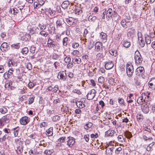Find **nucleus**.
I'll use <instances>...</instances> for the list:
<instances>
[{
    "instance_id": "8",
    "label": "nucleus",
    "mask_w": 155,
    "mask_h": 155,
    "mask_svg": "<svg viewBox=\"0 0 155 155\" xmlns=\"http://www.w3.org/2000/svg\"><path fill=\"white\" fill-rule=\"evenodd\" d=\"M30 121V119L27 116H24L20 120V124L22 125H25L28 124Z\"/></svg>"
},
{
    "instance_id": "42",
    "label": "nucleus",
    "mask_w": 155,
    "mask_h": 155,
    "mask_svg": "<svg viewBox=\"0 0 155 155\" xmlns=\"http://www.w3.org/2000/svg\"><path fill=\"white\" fill-rule=\"evenodd\" d=\"M96 17L93 14L91 15L88 17V20L89 21H94L96 19Z\"/></svg>"
},
{
    "instance_id": "2",
    "label": "nucleus",
    "mask_w": 155,
    "mask_h": 155,
    "mask_svg": "<svg viewBox=\"0 0 155 155\" xmlns=\"http://www.w3.org/2000/svg\"><path fill=\"white\" fill-rule=\"evenodd\" d=\"M134 60L136 65H138L141 64L143 58L140 53L138 51H136L135 52Z\"/></svg>"
},
{
    "instance_id": "4",
    "label": "nucleus",
    "mask_w": 155,
    "mask_h": 155,
    "mask_svg": "<svg viewBox=\"0 0 155 155\" xmlns=\"http://www.w3.org/2000/svg\"><path fill=\"white\" fill-rule=\"evenodd\" d=\"M127 73L129 77H131L133 75L134 68L133 65L131 63L127 64Z\"/></svg>"
},
{
    "instance_id": "16",
    "label": "nucleus",
    "mask_w": 155,
    "mask_h": 155,
    "mask_svg": "<svg viewBox=\"0 0 155 155\" xmlns=\"http://www.w3.org/2000/svg\"><path fill=\"white\" fill-rule=\"evenodd\" d=\"M116 131L114 130L109 129L105 132V137H113L116 134Z\"/></svg>"
},
{
    "instance_id": "31",
    "label": "nucleus",
    "mask_w": 155,
    "mask_h": 155,
    "mask_svg": "<svg viewBox=\"0 0 155 155\" xmlns=\"http://www.w3.org/2000/svg\"><path fill=\"white\" fill-rule=\"evenodd\" d=\"M14 142L17 146H18L22 145L23 141L21 138H19L15 139Z\"/></svg>"
},
{
    "instance_id": "43",
    "label": "nucleus",
    "mask_w": 155,
    "mask_h": 155,
    "mask_svg": "<svg viewBox=\"0 0 155 155\" xmlns=\"http://www.w3.org/2000/svg\"><path fill=\"white\" fill-rule=\"evenodd\" d=\"M12 130H13L14 131L13 133L15 137H17L18 136V132L19 130V128L18 127H17L13 128L12 129Z\"/></svg>"
},
{
    "instance_id": "57",
    "label": "nucleus",
    "mask_w": 155,
    "mask_h": 155,
    "mask_svg": "<svg viewBox=\"0 0 155 155\" xmlns=\"http://www.w3.org/2000/svg\"><path fill=\"white\" fill-rule=\"evenodd\" d=\"M38 26L41 31H44V30H45L47 28L46 25L44 24L41 25L40 24H39Z\"/></svg>"
},
{
    "instance_id": "32",
    "label": "nucleus",
    "mask_w": 155,
    "mask_h": 155,
    "mask_svg": "<svg viewBox=\"0 0 155 155\" xmlns=\"http://www.w3.org/2000/svg\"><path fill=\"white\" fill-rule=\"evenodd\" d=\"M74 11H75V14L77 15H79L82 12L81 8L80 6L75 7Z\"/></svg>"
},
{
    "instance_id": "20",
    "label": "nucleus",
    "mask_w": 155,
    "mask_h": 155,
    "mask_svg": "<svg viewBox=\"0 0 155 155\" xmlns=\"http://www.w3.org/2000/svg\"><path fill=\"white\" fill-rule=\"evenodd\" d=\"M23 74L20 72L19 69L18 70H17L16 77L20 81H22L23 80Z\"/></svg>"
},
{
    "instance_id": "10",
    "label": "nucleus",
    "mask_w": 155,
    "mask_h": 155,
    "mask_svg": "<svg viewBox=\"0 0 155 155\" xmlns=\"http://www.w3.org/2000/svg\"><path fill=\"white\" fill-rule=\"evenodd\" d=\"M104 64L105 68L107 70L111 69L114 66V64L112 61H107L104 63Z\"/></svg>"
},
{
    "instance_id": "40",
    "label": "nucleus",
    "mask_w": 155,
    "mask_h": 155,
    "mask_svg": "<svg viewBox=\"0 0 155 155\" xmlns=\"http://www.w3.org/2000/svg\"><path fill=\"white\" fill-rule=\"evenodd\" d=\"M77 106L80 108H83L85 107V105L83 102L81 101H77L76 102Z\"/></svg>"
},
{
    "instance_id": "39",
    "label": "nucleus",
    "mask_w": 155,
    "mask_h": 155,
    "mask_svg": "<svg viewBox=\"0 0 155 155\" xmlns=\"http://www.w3.org/2000/svg\"><path fill=\"white\" fill-rule=\"evenodd\" d=\"M132 25V22L130 21L129 19H127L125 23V26L124 28H126L128 27L131 26Z\"/></svg>"
},
{
    "instance_id": "24",
    "label": "nucleus",
    "mask_w": 155,
    "mask_h": 155,
    "mask_svg": "<svg viewBox=\"0 0 155 155\" xmlns=\"http://www.w3.org/2000/svg\"><path fill=\"white\" fill-rule=\"evenodd\" d=\"M121 44L123 47L126 48H128L131 45L130 42L127 40H123Z\"/></svg>"
},
{
    "instance_id": "52",
    "label": "nucleus",
    "mask_w": 155,
    "mask_h": 155,
    "mask_svg": "<svg viewBox=\"0 0 155 155\" xmlns=\"http://www.w3.org/2000/svg\"><path fill=\"white\" fill-rule=\"evenodd\" d=\"M68 38L67 37H65L63 38L62 41L63 45L64 46L67 47L68 42Z\"/></svg>"
},
{
    "instance_id": "12",
    "label": "nucleus",
    "mask_w": 155,
    "mask_h": 155,
    "mask_svg": "<svg viewBox=\"0 0 155 155\" xmlns=\"http://www.w3.org/2000/svg\"><path fill=\"white\" fill-rule=\"evenodd\" d=\"M105 148L106 149V153L107 155H112L113 149L114 148V147L111 146L110 147H108V145H106L105 146Z\"/></svg>"
},
{
    "instance_id": "5",
    "label": "nucleus",
    "mask_w": 155,
    "mask_h": 155,
    "mask_svg": "<svg viewBox=\"0 0 155 155\" xmlns=\"http://www.w3.org/2000/svg\"><path fill=\"white\" fill-rule=\"evenodd\" d=\"M145 72L144 68L142 66H140L136 69L135 71L136 75L138 76H142Z\"/></svg>"
},
{
    "instance_id": "48",
    "label": "nucleus",
    "mask_w": 155,
    "mask_h": 155,
    "mask_svg": "<svg viewBox=\"0 0 155 155\" xmlns=\"http://www.w3.org/2000/svg\"><path fill=\"white\" fill-rule=\"evenodd\" d=\"M118 102L120 106H125V102L124 100L122 98H119L118 99Z\"/></svg>"
},
{
    "instance_id": "47",
    "label": "nucleus",
    "mask_w": 155,
    "mask_h": 155,
    "mask_svg": "<svg viewBox=\"0 0 155 155\" xmlns=\"http://www.w3.org/2000/svg\"><path fill=\"white\" fill-rule=\"evenodd\" d=\"M39 34L45 38L47 37L49 35L48 32L45 31H41L39 32Z\"/></svg>"
},
{
    "instance_id": "35",
    "label": "nucleus",
    "mask_w": 155,
    "mask_h": 155,
    "mask_svg": "<svg viewBox=\"0 0 155 155\" xmlns=\"http://www.w3.org/2000/svg\"><path fill=\"white\" fill-rule=\"evenodd\" d=\"M138 36L140 45L141 47H143L145 45V43L142 37L140 36L139 37L138 35Z\"/></svg>"
},
{
    "instance_id": "34",
    "label": "nucleus",
    "mask_w": 155,
    "mask_h": 155,
    "mask_svg": "<svg viewBox=\"0 0 155 155\" xmlns=\"http://www.w3.org/2000/svg\"><path fill=\"white\" fill-rule=\"evenodd\" d=\"M13 83V82L11 80L9 81L6 84L5 87L8 88V90L12 89Z\"/></svg>"
},
{
    "instance_id": "46",
    "label": "nucleus",
    "mask_w": 155,
    "mask_h": 155,
    "mask_svg": "<svg viewBox=\"0 0 155 155\" xmlns=\"http://www.w3.org/2000/svg\"><path fill=\"white\" fill-rule=\"evenodd\" d=\"M35 97L34 95H32L28 99V104L29 105L31 104H32L34 101Z\"/></svg>"
},
{
    "instance_id": "21",
    "label": "nucleus",
    "mask_w": 155,
    "mask_h": 155,
    "mask_svg": "<svg viewBox=\"0 0 155 155\" xmlns=\"http://www.w3.org/2000/svg\"><path fill=\"white\" fill-rule=\"evenodd\" d=\"M141 109L143 112L145 114L148 113L149 110V107L146 104H144L142 106Z\"/></svg>"
},
{
    "instance_id": "44",
    "label": "nucleus",
    "mask_w": 155,
    "mask_h": 155,
    "mask_svg": "<svg viewBox=\"0 0 155 155\" xmlns=\"http://www.w3.org/2000/svg\"><path fill=\"white\" fill-rule=\"evenodd\" d=\"M82 58L84 63V65H85L87 64V62L89 59V57L87 55H84L82 56Z\"/></svg>"
},
{
    "instance_id": "23",
    "label": "nucleus",
    "mask_w": 155,
    "mask_h": 155,
    "mask_svg": "<svg viewBox=\"0 0 155 155\" xmlns=\"http://www.w3.org/2000/svg\"><path fill=\"white\" fill-rule=\"evenodd\" d=\"M113 15V11L111 8H109L107 10L106 12V18L108 20L112 18Z\"/></svg>"
},
{
    "instance_id": "49",
    "label": "nucleus",
    "mask_w": 155,
    "mask_h": 155,
    "mask_svg": "<svg viewBox=\"0 0 155 155\" xmlns=\"http://www.w3.org/2000/svg\"><path fill=\"white\" fill-rule=\"evenodd\" d=\"M143 139L146 141H148L150 142L153 141V138L151 137H147L146 135H144L143 137Z\"/></svg>"
},
{
    "instance_id": "45",
    "label": "nucleus",
    "mask_w": 155,
    "mask_h": 155,
    "mask_svg": "<svg viewBox=\"0 0 155 155\" xmlns=\"http://www.w3.org/2000/svg\"><path fill=\"white\" fill-rule=\"evenodd\" d=\"M122 150V148L121 147H119L116 148L115 150V154L117 155H121Z\"/></svg>"
},
{
    "instance_id": "58",
    "label": "nucleus",
    "mask_w": 155,
    "mask_h": 155,
    "mask_svg": "<svg viewBox=\"0 0 155 155\" xmlns=\"http://www.w3.org/2000/svg\"><path fill=\"white\" fill-rule=\"evenodd\" d=\"M28 49L27 47L24 48L21 50V53L23 54H26L28 53Z\"/></svg>"
},
{
    "instance_id": "41",
    "label": "nucleus",
    "mask_w": 155,
    "mask_h": 155,
    "mask_svg": "<svg viewBox=\"0 0 155 155\" xmlns=\"http://www.w3.org/2000/svg\"><path fill=\"white\" fill-rule=\"evenodd\" d=\"M11 47L13 49H18L20 48V43H18L16 44H12L11 45Z\"/></svg>"
},
{
    "instance_id": "53",
    "label": "nucleus",
    "mask_w": 155,
    "mask_h": 155,
    "mask_svg": "<svg viewBox=\"0 0 155 155\" xmlns=\"http://www.w3.org/2000/svg\"><path fill=\"white\" fill-rule=\"evenodd\" d=\"M93 124L91 122H88L85 125L84 128L86 130H88L89 128H91Z\"/></svg>"
},
{
    "instance_id": "7",
    "label": "nucleus",
    "mask_w": 155,
    "mask_h": 155,
    "mask_svg": "<svg viewBox=\"0 0 155 155\" xmlns=\"http://www.w3.org/2000/svg\"><path fill=\"white\" fill-rule=\"evenodd\" d=\"M25 6V5L22 6L21 7H18L17 8H13V14L15 15H16L17 14L22 15V10L23 9Z\"/></svg>"
},
{
    "instance_id": "55",
    "label": "nucleus",
    "mask_w": 155,
    "mask_h": 155,
    "mask_svg": "<svg viewBox=\"0 0 155 155\" xmlns=\"http://www.w3.org/2000/svg\"><path fill=\"white\" fill-rule=\"evenodd\" d=\"M53 152V150H46L44 151V153L46 155H51Z\"/></svg>"
},
{
    "instance_id": "38",
    "label": "nucleus",
    "mask_w": 155,
    "mask_h": 155,
    "mask_svg": "<svg viewBox=\"0 0 155 155\" xmlns=\"http://www.w3.org/2000/svg\"><path fill=\"white\" fill-rule=\"evenodd\" d=\"M46 12L48 13V14L51 17L54 16L55 13V11L51 9V8L47 9L46 10Z\"/></svg>"
},
{
    "instance_id": "27",
    "label": "nucleus",
    "mask_w": 155,
    "mask_h": 155,
    "mask_svg": "<svg viewBox=\"0 0 155 155\" xmlns=\"http://www.w3.org/2000/svg\"><path fill=\"white\" fill-rule=\"evenodd\" d=\"M72 61L75 64H79L81 62V60L80 58L77 57L72 58Z\"/></svg>"
},
{
    "instance_id": "30",
    "label": "nucleus",
    "mask_w": 155,
    "mask_h": 155,
    "mask_svg": "<svg viewBox=\"0 0 155 155\" xmlns=\"http://www.w3.org/2000/svg\"><path fill=\"white\" fill-rule=\"evenodd\" d=\"M134 82L135 85L136 87L140 85L141 84L140 81L138 76H136L134 78Z\"/></svg>"
},
{
    "instance_id": "13",
    "label": "nucleus",
    "mask_w": 155,
    "mask_h": 155,
    "mask_svg": "<svg viewBox=\"0 0 155 155\" xmlns=\"http://www.w3.org/2000/svg\"><path fill=\"white\" fill-rule=\"evenodd\" d=\"M135 29L133 27L129 28L128 29L127 36L128 37H132L135 34Z\"/></svg>"
},
{
    "instance_id": "63",
    "label": "nucleus",
    "mask_w": 155,
    "mask_h": 155,
    "mask_svg": "<svg viewBox=\"0 0 155 155\" xmlns=\"http://www.w3.org/2000/svg\"><path fill=\"white\" fill-rule=\"evenodd\" d=\"M105 81V79L102 76H101L98 78V82L99 83L101 84L104 83Z\"/></svg>"
},
{
    "instance_id": "1",
    "label": "nucleus",
    "mask_w": 155,
    "mask_h": 155,
    "mask_svg": "<svg viewBox=\"0 0 155 155\" xmlns=\"http://www.w3.org/2000/svg\"><path fill=\"white\" fill-rule=\"evenodd\" d=\"M10 115L7 114L0 118V128H2L6 124L9 122Z\"/></svg>"
},
{
    "instance_id": "59",
    "label": "nucleus",
    "mask_w": 155,
    "mask_h": 155,
    "mask_svg": "<svg viewBox=\"0 0 155 155\" xmlns=\"http://www.w3.org/2000/svg\"><path fill=\"white\" fill-rule=\"evenodd\" d=\"M60 117L58 115H55L52 118V119L54 122H56L59 120H60Z\"/></svg>"
},
{
    "instance_id": "19",
    "label": "nucleus",
    "mask_w": 155,
    "mask_h": 155,
    "mask_svg": "<svg viewBox=\"0 0 155 155\" xmlns=\"http://www.w3.org/2000/svg\"><path fill=\"white\" fill-rule=\"evenodd\" d=\"M76 21V19L73 18L72 17H69L67 19V23L70 25H74Z\"/></svg>"
},
{
    "instance_id": "25",
    "label": "nucleus",
    "mask_w": 155,
    "mask_h": 155,
    "mask_svg": "<svg viewBox=\"0 0 155 155\" xmlns=\"http://www.w3.org/2000/svg\"><path fill=\"white\" fill-rule=\"evenodd\" d=\"M53 42L54 41L50 38H48L47 41V45L49 48H54V47L55 45L53 43Z\"/></svg>"
},
{
    "instance_id": "61",
    "label": "nucleus",
    "mask_w": 155,
    "mask_h": 155,
    "mask_svg": "<svg viewBox=\"0 0 155 155\" xmlns=\"http://www.w3.org/2000/svg\"><path fill=\"white\" fill-rule=\"evenodd\" d=\"M79 46V44L76 42H74L72 43V46L74 49H76L78 48Z\"/></svg>"
},
{
    "instance_id": "6",
    "label": "nucleus",
    "mask_w": 155,
    "mask_h": 155,
    "mask_svg": "<svg viewBox=\"0 0 155 155\" xmlns=\"http://www.w3.org/2000/svg\"><path fill=\"white\" fill-rule=\"evenodd\" d=\"M96 93L95 90L93 89L91 90L86 95L87 99L88 100L93 99L95 97Z\"/></svg>"
},
{
    "instance_id": "26",
    "label": "nucleus",
    "mask_w": 155,
    "mask_h": 155,
    "mask_svg": "<svg viewBox=\"0 0 155 155\" xmlns=\"http://www.w3.org/2000/svg\"><path fill=\"white\" fill-rule=\"evenodd\" d=\"M152 143L150 144L147 147L146 149L147 151L150 152L154 148V145L155 144V142L151 141Z\"/></svg>"
},
{
    "instance_id": "28",
    "label": "nucleus",
    "mask_w": 155,
    "mask_h": 155,
    "mask_svg": "<svg viewBox=\"0 0 155 155\" xmlns=\"http://www.w3.org/2000/svg\"><path fill=\"white\" fill-rule=\"evenodd\" d=\"M53 127H51L46 130V135L48 137L51 136L53 135Z\"/></svg>"
},
{
    "instance_id": "18",
    "label": "nucleus",
    "mask_w": 155,
    "mask_h": 155,
    "mask_svg": "<svg viewBox=\"0 0 155 155\" xmlns=\"http://www.w3.org/2000/svg\"><path fill=\"white\" fill-rule=\"evenodd\" d=\"M58 75L60 77L59 79L63 81H65L67 78L66 73L63 71H60L58 73Z\"/></svg>"
},
{
    "instance_id": "33",
    "label": "nucleus",
    "mask_w": 155,
    "mask_h": 155,
    "mask_svg": "<svg viewBox=\"0 0 155 155\" xmlns=\"http://www.w3.org/2000/svg\"><path fill=\"white\" fill-rule=\"evenodd\" d=\"M8 110L5 107L0 105V112L2 114H5L8 112Z\"/></svg>"
},
{
    "instance_id": "56",
    "label": "nucleus",
    "mask_w": 155,
    "mask_h": 155,
    "mask_svg": "<svg viewBox=\"0 0 155 155\" xmlns=\"http://www.w3.org/2000/svg\"><path fill=\"white\" fill-rule=\"evenodd\" d=\"M48 126V123L45 122H42L39 125V127L40 128H42L43 127H47Z\"/></svg>"
},
{
    "instance_id": "37",
    "label": "nucleus",
    "mask_w": 155,
    "mask_h": 155,
    "mask_svg": "<svg viewBox=\"0 0 155 155\" xmlns=\"http://www.w3.org/2000/svg\"><path fill=\"white\" fill-rule=\"evenodd\" d=\"M69 5V2L68 1H64L61 5V7L65 9L67 8Z\"/></svg>"
},
{
    "instance_id": "15",
    "label": "nucleus",
    "mask_w": 155,
    "mask_h": 155,
    "mask_svg": "<svg viewBox=\"0 0 155 155\" xmlns=\"http://www.w3.org/2000/svg\"><path fill=\"white\" fill-rule=\"evenodd\" d=\"M0 49L2 52H6L9 49L8 43L7 42L3 43L0 46Z\"/></svg>"
},
{
    "instance_id": "22",
    "label": "nucleus",
    "mask_w": 155,
    "mask_h": 155,
    "mask_svg": "<svg viewBox=\"0 0 155 155\" xmlns=\"http://www.w3.org/2000/svg\"><path fill=\"white\" fill-rule=\"evenodd\" d=\"M102 87L104 91H110L111 89V86L109 84L107 83H104L103 84Z\"/></svg>"
},
{
    "instance_id": "17",
    "label": "nucleus",
    "mask_w": 155,
    "mask_h": 155,
    "mask_svg": "<svg viewBox=\"0 0 155 155\" xmlns=\"http://www.w3.org/2000/svg\"><path fill=\"white\" fill-rule=\"evenodd\" d=\"M150 88L153 90L155 89V78H152L148 83Z\"/></svg>"
},
{
    "instance_id": "9",
    "label": "nucleus",
    "mask_w": 155,
    "mask_h": 155,
    "mask_svg": "<svg viewBox=\"0 0 155 155\" xmlns=\"http://www.w3.org/2000/svg\"><path fill=\"white\" fill-rule=\"evenodd\" d=\"M146 96L145 93H142V94L137 99V102L138 104L140 105H143L144 104L145 102V100L143 98V97Z\"/></svg>"
},
{
    "instance_id": "62",
    "label": "nucleus",
    "mask_w": 155,
    "mask_h": 155,
    "mask_svg": "<svg viewBox=\"0 0 155 155\" xmlns=\"http://www.w3.org/2000/svg\"><path fill=\"white\" fill-rule=\"evenodd\" d=\"M94 46V44L91 41H90L88 45L87 48L91 50L92 48Z\"/></svg>"
},
{
    "instance_id": "3",
    "label": "nucleus",
    "mask_w": 155,
    "mask_h": 155,
    "mask_svg": "<svg viewBox=\"0 0 155 155\" xmlns=\"http://www.w3.org/2000/svg\"><path fill=\"white\" fill-rule=\"evenodd\" d=\"M27 29L28 31L29 32V33L30 34L33 35L35 33H38L39 28L38 27L29 24L27 26Z\"/></svg>"
},
{
    "instance_id": "50",
    "label": "nucleus",
    "mask_w": 155,
    "mask_h": 155,
    "mask_svg": "<svg viewBox=\"0 0 155 155\" xmlns=\"http://www.w3.org/2000/svg\"><path fill=\"white\" fill-rule=\"evenodd\" d=\"M150 37L148 35H146L145 36V41L146 44H149L151 43Z\"/></svg>"
},
{
    "instance_id": "54",
    "label": "nucleus",
    "mask_w": 155,
    "mask_h": 155,
    "mask_svg": "<svg viewBox=\"0 0 155 155\" xmlns=\"http://www.w3.org/2000/svg\"><path fill=\"white\" fill-rule=\"evenodd\" d=\"M124 135L126 136V137L128 139H130L132 137L131 133L128 131H126L124 133Z\"/></svg>"
},
{
    "instance_id": "14",
    "label": "nucleus",
    "mask_w": 155,
    "mask_h": 155,
    "mask_svg": "<svg viewBox=\"0 0 155 155\" xmlns=\"http://www.w3.org/2000/svg\"><path fill=\"white\" fill-rule=\"evenodd\" d=\"M103 46L102 43L100 42L97 41L96 42L94 45L95 49L97 52H99L102 50Z\"/></svg>"
},
{
    "instance_id": "51",
    "label": "nucleus",
    "mask_w": 155,
    "mask_h": 155,
    "mask_svg": "<svg viewBox=\"0 0 155 155\" xmlns=\"http://www.w3.org/2000/svg\"><path fill=\"white\" fill-rule=\"evenodd\" d=\"M101 39L103 41H106L107 40V34L104 32H101Z\"/></svg>"
},
{
    "instance_id": "29",
    "label": "nucleus",
    "mask_w": 155,
    "mask_h": 155,
    "mask_svg": "<svg viewBox=\"0 0 155 155\" xmlns=\"http://www.w3.org/2000/svg\"><path fill=\"white\" fill-rule=\"evenodd\" d=\"M136 117L137 121L139 122H141L144 118L143 116L140 113L137 114Z\"/></svg>"
},
{
    "instance_id": "60",
    "label": "nucleus",
    "mask_w": 155,
    "mask_h": 155,
    "mask_svg": "<svg viewBox=\"0 0 155 155\" xmlns=\"http://www.w3.org/2000/svg\"><path fill=\"white\" fill-rule=\"evenodd\" d=\"M71 54L73 56H76L79 54V52L78 50H74L71 52Z\"/></svg>"
},
{
    "instance_id": "36",
    "label": "nucleus",
    "mask_w": 155,
    "mask_h": 155,
    "mask_svg": "<svg viewBox=\"0 0 155 155\" xmlns=\"http://www.w3.org/2000/svg\"><path fill=\"white\" fill-rule=\"evenodd\" d=\"M48 31L49 33L51 35L55 34V27L54 26H50L48 28Z\"/></svg>"
},
{
    "instance_id": "64",
    "label": "nucleus",
    "mask_w": 155,
    "mask_h": 155,
    "mask_svg": "<svg viewBox=\"0 0 155 155\" xmlns=\"http://www.w3.org/2000/svg\"><path fill=\"white\" fill-rule=\"evenodd\" d=\"M36 50V47L34 46H32L30 48V52L33 54L35 53V51Z\"/></svg>"
},
{
    "instance_id": "11",
    "label": "nucleus",
    "mask_w": 155,
    "mask_h": 155,
    "mask_svg": "<svg viewBox=\"0 0 155 155\" xmlns=\"http://www.w3.org/2000/svg\"><path fill=\"white\" fill-rule=\"evenodd\" d=\"M67 145L70 147H71L75 143V139L73 137H68Z\"/></svg>"
}]
</instances>
